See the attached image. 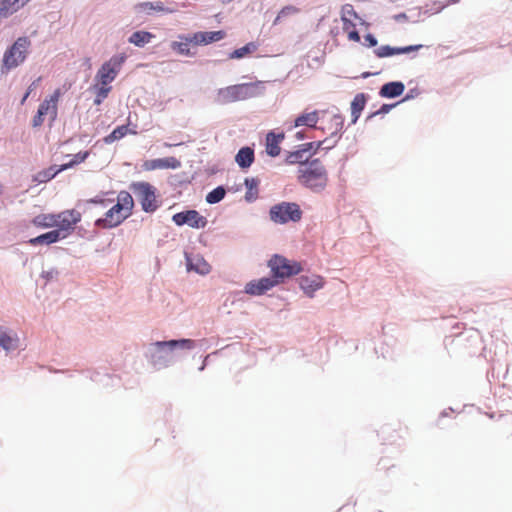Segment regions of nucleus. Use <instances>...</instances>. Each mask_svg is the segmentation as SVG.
<instances>
[{
    "mask_svg": "<svg viewBox=\"0 0 512 512\" xmlns=\"http://www.w3.org/2000/svg\"><path fill=\"white\" fill-rule=\"evenodd\" d=\"M87 202L93 203V204H99L103 207H106L112 201L109 199H104V198H92V199H89Z\"/></svg>",
    "mask_w": 512,
    "mask_h": 512,
    "instance_id": "43",
    "label": "nucleus"
},
{
    "mask_svg": "<svg viewBox=\"0 0 512 512\" xmlns=\"http://www.w3.org/2000/svg\"><path fill=\"white\" fill-rule=\"evenodd\" d=\"M180 41H174L171 43V48L175 52L181 54V55H190V49L189 45L193 44L192 36H179Z\"/></svg>",
    "mask_w": 512,
    "mask_h": 512,
    "instance_id": "28",
    "label": "nucleus"
},
{
    "mask_svg": "<svg viewBox=\"0 0 512 512\" xmlns=\"http://www.w3.org/2000/svg\"><path fill=\"white\" fill-rule=\"evenodd\" d=\"M306 149H300L296 151L289 152L286 156L285 162L289 165L299 164L301 166L302 164H306L309 161L307 160V157H305Z\"/></svg>",
    "mask_w": 512,
    "mask_h": 512,
    "instance_id": "29",
    "label": "nucleus"
},
{
    "mask_svg": "<svg viewBox=\"0 0 512 512\" xmlns=\"http://www.w3.org/2000/svg\"><path fill=\"white\" fill-rule=\"evenodd\" d=\"M405 86L402 82H389L380 89V95L385 98H394L404 92Z\"/></svg>",
    "mask_w": 512,
    "mask_h": 512,
    "instance_id": "23",
    "label": "nucleus"
},
{
    "mask_svg": "<svg viewBox=\"0 0 512 512\" xmlns=\"http://www.w3.org/2000/svg\"><path fill=\"white\" fill-rule=\"evenodd\" d=\"M18 336L15 333L7 331L0 326V347L6 351L14 350L18 347Z\"/></svg>",
    "mask_w": 512,
    "mask_h": 512,
    "instance_id": "21",
    "label": "nucleus"
},
{
    "mask_svg": "<svg viewBox=\"0 0 512 512\" xmlns=\"http://www.w3.org/2000/svg\"><path fill=\"white\" fill-rule=\"evenodd\" d=\"M177 226L188 225L191 228L200 229L207 225V219L196 210H187L176 213L172 217Z\"/></svg>",
    "mask_w": 512,
    "mask_h": 512,
    "instance_id": "11",
    "label": "nucleus"
},
{
    "mask_svg": "<svg viewBox=\"0 0 512 512\" xmlns=\"http://www.w3.org/2000/svg\"><path fill=\"white\" fill-rule=\"evenodd\" d=\"M298 12H299V9L294 6H285L278 13L277 17L274 20V24H277L282 18L297 14Z\"/></svg>",
    "mask_w": 512,
    "mask_h": 512,
    "instance_id": "39",
    "label": "nucleus"
},
{
    "mask_svg": "<svg viewBox=\"0 0 512 512\" xmlns=\"http://www.w3.org/2000/svg\"><path fill=\"white\" fill-rule=\"evenodd\" d=\"M88 156H89L88 151L79 152V153L73 155L71 161L59 166V170H66V169L72 168L73 166H75L77 164L83 163L88 158Z\"/></svg>",
    "mask_w": 512,
    "mask_h": 512,
    "instance_id": "37",
    "label": "nucleus"
},
{
    "mask_svg": "<svg viewBox=\"0 0 512 512\" xmlns=\"http://www.w3.org/2000/svg\"><path fill=\"white\" fill-rule=\"evenodd\" d=\"M262 82L242 83L231 85L219 90L223 102H235L257 96L262 88Z\"/></svg>",
    "mask_w": 512,
    "mask_h": 512,
    "instance_id": "4",
    "label": "nucleus"
},
{
    "mask_svg": "<svg viewBox=\"0 0 512 512\" xmlns=\"http://www.w3.org/2000/svg\"><path fill=\"white\" fill-rule=\"evenodd\" d=\"M365 38H366V41H368L370 46H376L377 45V40H376V38L373 35L368 34Z\"/></svg>",
    "mask_w": 512,
    "mask_h": 512,
    "instance_id": "46",
    "label": "nucleus"
},
{
    "mask_svg": "<svg viewBox=\"0 0 512 512\" xmlns=\"http://www.w3.org/2000/svg\"><path fill=\"white\" fill-rule=\"evenodd\" d=\"M134 200L127 191H120L117 195V203L114 204L104 215L95 221V225L103 229H111L119 226L132 215Z\"/></svg>",
    "mask_w": 512,
    "mask_h": 512,
    "instance_id": "2",
    "label": "nucleus"
},
{
    "mask_svg": "<svg viewBox=\"0 0 512 512\" xmlns=\"http://www.w3.org/2000/svg\"><path fill=\"white\" fill-rule=\"evenodd\" d=\"M127 56L124 53L112 56L104 62L95 75V84L92 89L95 92L94 104L100 105L112 90V83L122 69Z\"/></svg>",
    "mask_w": 512,
    "mask_h": 512,
    "instance_id": "1",
    "label": "nucleus"
},
{
    "mask_svg": "<svg viewBox=\"0 0 512 512\" xmlns=\"http://www.w3.org/2000/svg\"><path fill=\"white\" fill-rule=\"evenodd\" d=\"M320 119V112L317 110L307 111L305 110L300 114L294 121L295 127L307 126L309 128H316V125Z\"/></svg>",
    "mask_w": 512,
    "mask_h": 512,
    "instance_id": "18",
    "label": "nucleus"
},
{
    "mask_svg": "<svg viewBox=\"0 0 512 512\" xmlns=\"http://www.w3.org/2000/svg\"><path fill=\"white\" fill-rule=\"evenodd\" d=\"M270 219L277 224H286L289 221L298 222L302 218V211L297 203L281 202L270 208Z\"/></svg>",
    "mask_w": 512,
    "mask_h": 512,
    "instance_id": "8",
    "label": "nucleus"
},
{
    "mask_svg": "<svg viewBox=\"0 0 512 512\" xmlns=\"http://www.w3.org/2000/svg\"><path fill=\"white\" fill-rule=\"evenodd\" d=\"M61 95V90L58 88L39 105L38 111L32 120L33 127L41 126L44 122V116H49L51 123L56 120L58 115V102Z\"/></svg>",
    "mask_w": 512,
    "mask_h": 512,
    "instance_id": "9",
    "label": "nucleus"
},
{
    "mask_svg": "<svg viewBox=\"0 0 512 512\" xmlns=\"http://www.w3.org/2000/svg\"><path fill=\"white\" fill-rule=\"evenodd\" d=\"M164 166H165L164 161L161 160V159H158V160L152 161V164H151V166L149 168L150 169H155V168L164 167Z\"/></svg>",
    "mask_w": 512,
    "mask_h": 512,
    "instance_id": "45",
    "label": "nucleus"
},
{
    "mask_svg": "<svg viewBox=\"0 0 512 512\" xmlns=\"http://www.w3.org/2000/svg\"><path fill=\"white\" fill-rule=\"evenodd\" d=\"M235 161L239 167L249 168L254 161V151L250 147H242L235 156Z\"/></svg>",
    "mask_w": 512,
    "mask_h": 512,
    "instance_id": "24",
    "label": "nucleus"
},
{
    "mask_svg": "<svg viewBox=\"0 0 512 512\" xmlns=\"http://www.w3.org/2000/svg\"><path fill=\"white\" fill-rule=\"evenodd\" d=\"M135 8L139 11L150 12L154 8V3L142 2L137 4Z\"/></svg>",
    "mask_w": 512,
    "mask_h": 512,
    "instance_id": "41",
    "label": "nucleus"
},
{
    "mask_svg": "<svg viewBox=\"0 0 512 512\" xmlns=\"http://www.w3.org/2000/svg\"><path fill=\"white\" fill-rule=\"evenodd\" d=\"M297 181L307 189L320 192L327 186L328 173L319 159H313L298 167Z\"/></svg>",
    "mask_w": 512,
    "mask_h": 512,
    "instance_id": "3",
    "label": "nucleus"
},
{
    "mask_svg": "<svg viewBox=\"0 0 512 512\" xmlns=\"http://www.w3.org/2000/svg\"><path fill=\"white\" fill-rule=\"evenodd\" d=\"M30 46L31 41L28 37H19L14 44L5 51L2 69L9 71L23 63Z\"/></svg>",
    "mask_w": 512,
    "mask_h": 512,
    "instance_id": "7",
    "label": "nucleus"
},
{
    "mask_svg": "<svg viewBox=\"0 0 512 512\" xmlns=\"http://www.w3.org/2000/svg\"><path fill=\"white\" fill-rule=\"evenodd\" d=\"M343 128V118L337 114H329L322 116L321 129L323 132L331 136H336Z\"/></svg>",
    "mask_w": 512,
    "mask_h": 512,
    "instance_id": "14",
    "label": "nucleus"
},
{
    "mask_svg": "<svg viewBox=\"0 0 512 512\" xmlns=\"http://www.w3.org/2000/svg\"><path fill=\"white\" fill-rule=\"evenodd\" d=\"M268 267L271 270L272 277L278 280V284L303 270L301 263L277 254L268 261Z\"/></svg>",
    "mask_w": 512,
    "mask_h": 512,
    "instance_id": "5",
    "label": "nucleus"
},
{
    "mask_svg": "<svg viewBox=\"0 0 512 512\" xmlns=\"http://www.w3.org/2000/svg\"><path fill=\"white\" fill-rule=\"evenodd\" d=\"M153 10L155 11H161V12H172L171 10L169 9H165L163 4L161 2H156L154 3V8Z\"/></svg>",
    "mask_w": 512,
    "mask_h": 512,
    "instance_id": "44",
    "label": "nucleus"
},
{
    "mask_svg": "<svg viewBox=\"0 0 512 512\" xmlns=\"http://www.w3.org/2000/svg\"><path fill=\"white\" fill-rule=\"evenodd\" d=\"M341 21H345V18L347 20H359V16L357 12L354 10V7L351 4H345L341 8L340 13Z\"/></svg>",
    "mask_w": 512,
    "mask_h": 512,
    "instance_id": "38",
    "label": "nucleus"
},
{
    "mask_svg": "<svg viewBox=\"0 0 512 512\" xmlns=\"http://www.w3.org/2000/svg\"><path fill=\"white\" fill-rule=\"evenodd\" d=\"M65 235H60V231H49L47 233L41 234L35 238H31L28 243L32 246L37 245H49L52 243H56L61 239H64Z\"/></svg>",
    "mask_w": 512,
    "mask_h": 512,
    "instance_id": "19",
    "label": "nucleus"
},
{
    "mask_svg": "<svg viewBox=\"0 0 512 512\" xmlns=\"http://www.w3.org/2000/svg\"><path fill=\"white\" fill-rule=\"evenodd\" d=\"M297 137H298V138H302V137H303V135L299 132V133H297Z\"/></svg>",
    "mask_w": 512,
    "mask_h": 512,
    "instance_id": "48",
    "label": "nucleus"
},
{
    "mask_svg": "<svg viewBox=\"0 0 512 512\" xmlns=\"http://www.w3.org/2000/svg\"><path fill=\"white\" fill-rule=\"evenodd\" d=\"M41 78H38L36 81H33L31 83V85L28 87V90L27 92L25 93V95L23 96L22 100H21V104H24V102L26 101V99L29 97L30 93L37 87V84L38 82L40 81Z\"/></svg>",
    "mask_w": 512,
    "mask_h": 512,
    "instance_id": "42",
    "label": "nucleus"
},
{
    "mask_svg": "<svg viewBox=\"0 0 512 512\" xmlns=\"http://www.w3.org/2000/svg\"><path fill=\"white\" fill-rule=\"evenodd\" d=\"M390 107H391V106H389V105H386V104H385V105H383V106L381 107V109H380V111H379V112L386 113V112H388V111H389Z\"/></svg>",
    "mask_w": 512,
    "mask_h": 512,
    "instance_id": "47",
    "label": "nucleus"
},
{
    "mask_svg": "<svg viewBox=\"0 0 512 512\" xmlns=\"http://www.w3.org/2000/svg\"><path fill=\"white\" fill-rule=\"evenodd\" d=\"M325 284L324 278L320 275L301 276L299 285L308 297H313L314 293L323 288Z\"/></svg>",
    "mask_w": 512,
    "mask_h": 512,
    "instance_id": "13",
    "label": "nucleus"
},
{
    "mask_svg": "<svg viewBox=\"0 0 512 512\" xmlns=\"http://www.w3.org/2000/svg\"><path fill=\"white\" fill-rule=\"evenodd\" d=\"M325 140L324 141H318V142H309V143H305L303 145H301L302 149H306V152L310 151V150H314V153L319 150L322 145L324 144Z\"/></svg>",
    "mask_w": 512,
    "mask_h": 512,
    "instance_id": "40",
    "label": "nucleus"
},
{
    "mask_svg": "<svg viewBox=\"0 0 512 512\" xmlns=\"http://www.w3.org/2000/svg\"><path fill=\"white\" fill-rule=\"evenodd\" d=\"M81 220V213L75 209L65 210L56 214L55 231H60V235L65 238L75 229L77 223Z\"/></svg>",
    "mask_w": 512,
    "mask_h": 512,
    "instance_id": "10",
    "label": "nucleus"
},
{
    "mask_svg": "<svg viewBox=\"0 0 512 512\" xmlns=\"http://www.w3.org/2000/svg\"><path fill=\"white\" fill-rule=\"evenodd\" d=\"M366 104V97L364 93L357 94L351 103L352 123H355Z\"/></svg>",
    "mask_w": 512,
    "mask_h": 512,
    "instance_id": "27",
    "label": "nucleus"
},
{
    "mask_svg": "<svg viewBox=\"0 0 512 512\" xmlns=\"http://www.w3.org/2000/svg\"><path fill=\"white\" fill-rule=\"evenodd\" d=\"M226 195V190L222 186H218L206 195V202L215 204L220 202Z\"/></svg>",
    "mask_w": 512,
    "mask_h": 512,
    "instance_id": "36",
    "label": "nucleus"
},
{
    "mask_svg": "<svg viewBox=\"0 0 512 512\" xmlns=\"http://www.w3.org/2000/svg\"><path fill=\"white\" fill-rule=\"evenodd\" d=\"M256 49H257V45L255 43H253V42L247 43L245 46L234 50L230 54V58L231 59L242 58L248 54L253 53L254 51H256Z\"/></svg>",
    "mask_w": 512,
    "mask_h": 512,
    "instance_id": "35",
    "label": "nucleus"
},
{
    "mask_svg": "<svg viewBox=\"0 0 512 512\" xmlns=\"http://www.w3.org/2000/svg\"><path fill=\"white\" fill-rule=\"evenodd\" d=\"M258 184L259 181L255 178H246L245 185L247 187V192L245 198L247 201H253L258 196Z\"/></svg>",
    "mask_w": 512,
    "mask_h": 512,
    "instance_id": "34",
    "label": "nucleus"
},
{
    "mask_svg": "<svg viewBox=\"0 0 512 512\" xmlns=\"http://www.w3.org/2000/svg\"><path fill=\"white\" fill-rule=\"evenodd\" d=\"M63 170H59V167L53 165L48 167L47 169H44L40 172H38L35 175V181L39 183H45L53 179L58 173L62 172Z\"/></svg>",
    "mask_w": 512,
    "mask_h": 512,
    "instance_id": "32",
    "label": "nucleus"
},
{
    "mask_svg": "<svg viewBox=\"0 0 512 512\" xmlns=\"http://www.w3.org/2000/svg\"><path fill=\"white\" fill-rule=\"evenodd\" d=\"M226 33L222 30L212 32H196L192 35L194 45H207L222 40Z\"/></svg>",
    "mask_w": 512,
    "mask_h": 512,
    "instance_id": "16",
    "label": "nucleus"
},
{
    "mask_svg": "<svg viewBox=\"0 0 512 512\" xmlns=\"http://www.w3.org/2000/svg\"><path fill=\"white\" fill-rule=\"evenodd\" d=\"M154 346L162 349V348H169L170 350H173L177 347L182 349H193L195 347V342L191 339H180V340H169V341H157L154 343Z\"/></svg>",
    "mask_w": 512,
    "mask_h": 512,
    "instance_id": "22",
    "label": "nucleus"
},
{
    "mask_svg": "<svg viewBox=\"0 0 512 512\" xmlns=\"http://www.w3.org/2000/svg\"><path fill=\"white\" fill-rule=\"evenodd\" d=\"M20 1L21 0H0V22L13 15L24 6V2L20 3Z\"/></svg>",
    "mask_w": 512,
    "mask_h": 512,
    "instance_id": "20",
    "label": "nucleus"
},
{
    "mask_svg": "<svg viewBox=\"0 0 512 512\" xmlns=\"http://www.w3.org/2000/svg\"><path fill=\"white\" fill-rule=\"evenodd\" d=\"M188 266L190 269L195 270L197 273L205 275L211 270V266L200 257L194 259H188Z\"/></svg>",
    "mask_w": 512,
    "mask_h": 512,
    "instance_id": "30",
    "label": "nucleus"
},
{
    "mask_svg": "<svg viewBox=\"0 0 512 512\" xmlns=\"http://www.w3.org/2000/svg\"><path fill=\"white\" fill-rule=\"evenodd\" d=\"M356 20H347L345 18V21H342V29L347 34V37L350 41L353 42H359L360 41V35L358 31L356 30Z\"/></svg>",
    "mask_w": 512,
    "mask_h": 512,
    "instance_id": "31",
    "label": "nucleus"
},
{
    "mask_svg": "<svg viewBox=\"0 0 512 512\" xmlns=\"http://www.w3.org/2000/svg\"><path fill=\"white\" fill-rule=\"evenodd\" d=\"M423 45H409L405 47H391L389 45H383L375 50V54L379 58L390 57L397 54H408L420 50Z\"/></svg>",
    "mask_w": 512,
    "mask_h": 512,
    "instance_id": "15",
    "label": "nucleus"
},
{
    "mask_svg": "<svg viewBox=\"0 0 512 512\" xmlns=\"http://www.w3.org/2000/svg\"><path fill=\"white\" fill-rule=\"evenodd\" d=\"M131 191L140 202L143 211L152 213L160 206L156 195V188L148 182H133L130 185Z\"/></svg>",
    "mask_w": 512,
    "mask_h": 512,
    "instance_id": "6",
    "label": "nucleus"
},
{
    "mask_svg": "<svg viewBox=\"0 0 512 512\" xmlns=\"http://www.w3.org/2000/svg\"><path fill=\"white\" fill-rule=\"evenodd\" d=\"M155 36L148 31H136L128 39L129 43L137 47H143L150 43Z\"/></svg>",
    "mask_w": 512,
    "mask_h": 512,
    "instance_id": "25",
    "label": "nucleus"
},
{
    "mask_svg": "<svg viewBox=\"0 0 512 512\" xmlns=\"http://www.w3.org/2000/svg\"><path fill=\"white\" fill-rule=\"evenodd\" d=\"M129 133V129L127 125H121L116 127L110 134L104 137V142L106 144H111L114 141L120 140L125 137Z\"/></svg>",
    "mask_w": 512,
    "mask_h": 512,
    "instance_id": "33",
    "label": "nucleus"
},
{
    "mask_svg": "<svg viewBox=\"0 0 512 512\" xmlns=\"http://www.w3.org/2000/svg\"><path fill=\"white\" fill-rule=\"evenodd\" d=\"M284 133L269 132L266 135V153L271 157H277L281 153L280 144L284 140Z\"/></svg>",
    "mask_w": 512,
    "mask_h": 512,
    "instance_id": "17",
    "label": "nucleus"
},
{
    "mask_svg": "<svg viewBox=\"0 0 512 512\" xmlns=\"http://www.w3.org/2000/svg\"><path fill=\"white\" fill-rule=\"evenodd\" d=\"M278 285V280L273 277H263L253 280L245 285V293L259 296Z\"/></svg>",
    "mask_w": 512,
    "mask_h": 512,
    "instance_id": "12",
    "label": "nucleus"
},
{
    "mask_svg": "<svg viewBox=\"0 0 512 512\" xmlns=\"http://www.w3.org/2000/svg\"><path fill=\"white\" fill-rule=\"evenodd\" d=\"M32 224L38 228L55 227L56 214H39L32 219Z\"/></svg>",
    "mask_w": 512,
    "mask_h": 512,
    "instance_id": "26",
    "label": "nucleus"
}]
</instances>
